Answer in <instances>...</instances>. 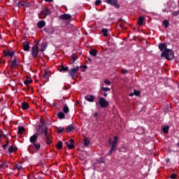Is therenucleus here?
I'll return each mask as SVG.
<instances>
[{
  "mask_svg": "<svg viewBox=\"0 0 179 179\" xmlns=\"http://www.w3.org/2000/svg\"><path fill=\"white\" fill-rule=\"evenodd\" d=\"M38 136L37 134H34L29 138V142L31 145L28 147L29 152H33V149H34L35 152H38L40 150V148L41 145L40 143H38Z\"/></svg>",
  "mask_w": 179,
  "mask_h": 179,
  "instance_id": "obj_1",
  "label": "nucleus"
},
{
  "mask_svg": "<svg viewBox=\"0 0 179 179\" xmlns=\"http://www.w3.org/2000/svg\"><path fill=\"white\" fill-rule=\"evenodd\" d=\"M108 143L111 145V148L107 156H111L115 150H117V147L118 146V136H115L113 142L111 141V139H109Z\"/></svg>",
  "mask_w": 179,
  "mask_h": 179,
  "instance_id": "obj_2",
  "label": "nucleus"
},
{
  "mask_svg": "<svg viewBox=\"0 0 179 179\" xmlns=\"http://www.w3.org/2000/svg\"><path fill=\"white\" fill-rule=\"evenodd\" d=\"M161 57H164L168 60H171L174 58V53L170 49H165V50L162 53Z\"/></svg>",
  "mask_w": 179,
  "mask_h": 179,
  "instance_id": "obj_3",
  "label": "nucleus"
},
{
  "mask_svg": "<svg viewBox=\"0 0 179 179\" xmlns=\"http://www.w3.org/2000/svg\"><path fill=\"white\" fill-rule=\"evenodd\" d=\"M48 133V129L46 127H43L42 125H38L36 128V134L38 136H40V135H45Z\"/></svg>",
  "mask_w": 179,
  "mask_h": 179,
  "instance_id": "obj_4",
  "label": "nucleus"
},
{
  "mask_svg": "<svg viewBox=\"0 0 179 179\" xmlns=\"http://www.w3.org/2000/svg\"><path fill=\"white\" fill-rule=\"evenodd\" d=\"M48 15H51V10L48 8H42L41 11L38 14L39 19H45Z\"/></svg>",
  "mask_w": 179,
  "mask_h": 179,
  "instance_id": "obj_5",
  "label": "nucleus"
},
{
  "mask_svg": "<svg viewBox=\"0 0 179 179\" xmlns=\"http://www.w3.org/2000/svg\"><path fill=\"white\" fill-rule=\"evenodd\" d=\"M99 104L101 107V108H107L110 106V103L108 101L106 100L103 97H100L99 102L96 103V105L97 106Z\"/></svg>",
  "mask_w": 179,
  "mask_h": 179,
  "instance_id": "obj_6",
  "label": "nucleus"
},
{
  "mask_svg": "<svg viewBox=\"0 0 179 179\" xmlns=\"http://www.w3.org/2000/svg\"><path fill=\"white\" fill-rule=\"evenodd\" d=\"M78 71H79V66H76L71 69H69L68 73L69 76H71V78L73 79L75 76H76V75L78 74Z\"/></svg>",
  "mask_w": 179,
  "mask_h": 179,
  "instance_id": "obj_7",
  "label": "nucleus"
},
{
  "mask_svg": "<svg viewBox=\"0 0 179 179\" xmlns=\"http://www.w3.org/2000/svg\"><path fill=\"white\" fill-rule=\"evenodd\" d=\"M40 52V50L38 49V46L37 45H34L31 48V55L32 58H36V57H38V52Z\"/></svg>",
  "mask_w": 179,
  "mask_h": 179,
  "instance_id": "obj_8",
  "label": "nucleus"
},
{
  "mask_svg": "<svg viewBox=\"0 0 179 179\" xmlns=\"http://www.w3.org/2000/svg\"><path fill=\"white\" fill-rule=\"evenodd\" d=\"M105 2L108 3V5H112L116 9H120V4H118V0H106Z\"/></svg>",
  "mask_w": 179,
  "mask_h": 179,
  "instance_id": "obj_9",
  "label": "nucleus"
},
{
  "mask_svg": "<svg viewBox=\"0 0 179 179\" xmlns=\"http://www.w3.org/2000/svg\"><path fill=\"white\" fill-rule=\"evenodd\" d=\"M15 56V51H10L9 50H3V57H12Z\"/></svg>",
  "mask_w": 179,
  "mask_h": 179,
  "instance_id": "obj_10",
  "label": "nucleus"
},
{
  "mask_svg": "<svg viewBox=\"0 0 179 179\" xmlns=\"http://www.w3.org/2000/svg\"><path fill=\"white\" fill-rule=\"evenodd\" d=\"M45 141L46 142V145H51L52 142V136L51 134H48V133L45 134Z\"/></svg>",
  "mask_w": 179,
  "mask_h": 179,
  "instance_id": "obj_11",
  "label": "nucleus"
},
{
  "mask_svg": "<svg viewBox=\"0 0 179 179\" xmlns=\"http://www.w3.org/2000/svg\"><path fill=\"white\" fill-rule=\"evenodd\" d=\"M50 72L48 70H45L43 74V79H45V83H47L50 80Z\"/></svg>",
  "mask_w": 179,
  "mask_h": 179,
  "instance_id": "obj_12",
  "label": "nucleus"
},
{
  "mask_svg": "<svg viewBox=\"0 0 179 179\" xmlns=\"http://www.w3.org/2000/svg\"><path fill=\"white\" fill-rule=\"evenodd\" d=\"M59 19H62V20H69L72 19V16L69 14H63L59 16Z\"/></svg>",
  "mask_w": 179,
  "mask_h": 179,
  "instance_id": "obj_13",
  "label": "nucleus"
},
{
  "mask_svg": "<svg viewBox=\"0 0 179 179\" xmlns=\"http://www.w3.org/2000/svg\"><path fill=\"white\" fill-rule=\"evenodd\" d=\"M73 129H75V124H70L66 127V132H67V134H69V132H72Z\"/></svg>",
  "mask_w": 179,
  "mask_h": 179,
  "instance_id": "obj_14",
  "label": "nucleus"
},
{
  "mask_svg": "<svg viewBox=\"0 0 179 179\" xmlns=\"http://www.w3.org/2000/svg\"><path fill=\"white\" fill-rule=\"evenodd\" d=\"M85 99L90 103H93V101H94V96L93 95H87L85 96Z\"/></svg>",
  "mask_w": 179,
  "mask_h": 179,
  "instance_id": "obj_15",
  "label": "nucleus"
},
{
  "mask_svg": "<svg viewBox=\"0 0 179 179\" xmlns=\"http://www.w3.org/2000/svg\"><path fill=\"white\" fill-rule=\"evenodd\" d=\"M47 50V43H42L41 44V48L39 49V51L41 52H44Z\"/></svg>",
  "mask_w": 179,
  "mask_h": 179,
  "instance_id": "obj_16",
  "label": "nucleus"
},
{
  "mask_svg": "<svg viewBox=\"0 0 179 179\" xmlns=\"http://www.w3.org/2000/svg\"><path fill=\"white\" fill-rule=\"evenodd\" d=\"M144 23H145V17L143 16L140 17L137 22V24H138V26H143Z\"/></svg>",
  "mask_w": 179,
  "mask_h": 179,
  "instance_id": "obj_17",
  "label": "nucleus"
},
{
  "mask_svg": "<svg viewBox=\"0 0 179 179\" xmlns=\"http://www.w3.org/2000/svg\"><path fill=\"white\" fill-rule=\"evenodd\" d=\"M23 48L24 51H29L30 50V43L29 42H24Z\"/></svg>",
  "mask_w": 179,
  "mask_h": 179,
  "instance_id": "obj_18",
  "label": "nucleus"
},
{
  "mask_svg": "<svg viewBox=\"0 0 179 179\" xmlns=\"http://www.w3.org/2000/svg\"><path fill=\"white\" fill-rule=\"evenodd\" d=\"M118 24H119L120 27H121V29H125V21H124V20H122V18L119 19Z\"/></svg>",
  "mask_w": 179,
  "mask_h": 179,
  "instance_id": "obj_19",
  "label": "nucleus"
},
{
  "mask_svg": "<svg viewBox=\"0 0 179 179\" xmlns=\"http://www.w3.org/2000/svg\"><path fill=\"white\" fill-rule=\"evenodd\" d=\"M37 26L38 29H43V27H45V21L44 20H41L38 22Z\"/></svg>",
  "mask_w": 179,
  "mask_h": 179,
  "instance_id": "obj_20",
  "label": "nucleus"
},
{
  "mask_svg": "<svg viewBox=\"0 0 179 179\" xmlns=\"http://www.w3.org/2000/svg\"><path fill=\"white\" fill-rule=\"evenodd\" d=\"M17 65H19V64H17V60L16 58L11 61V68H16Z\"/></svg>",
  "mask_w": 179,
  "mask_h": 179,
  "instance_id": "obj_21",
  "label": "nucleus"
},
{
  "mask_svg": "<svg viewBox=\"0 0 179 179\" xmlns=\"http://www.w3.org/2000/svg\"><path fill=\"white\" fill-rule=\"evenodd\" d=\"M60 72H69V68L68 66H64L62 65L61 69H59Z\"/></svg>",
  "mask_w": 179,
  "mask_h": 179,
  "instance_id": "obj_22",
  "label": "nucleus"
},
{
  "mask_svg": "<svg viewBox=\"0 0 179 179\" xmlns=\"http://www.w3.org/2000/svg\"><path fill=\"white\" fill-rule=\"evenodd\" d=\"M63 113H64V114H68V113H69V108L66 103L64 104Z\"/></svg>",
  "mask_w": 179,
  "mask_h": 179,
  "instance_id": "obj_23",
  "label": "nucleus"
},
{
  "mask_svg": "<svg viewBox=\"0 0 179 179\" xmlns=\"http://www.w3.org/2000/svg\"><path fill=\"white\" fill-rule=\"evenodd\" d=\"M29 107V105L27 102L22 103L21 108H22V110H27Z\"/></svg>",
  "mask_w": 179,
  "mask_h": 179,
  "instance_id": "obj_24",
  "label": "nucleus"
},
{
  "mask_svg": "<svg viewBox=\"0 0 179 179\" xmlns=\"http://www.w3.org/2000/svg\"><path fill=\"white\" fill-rule=\"evenodd\" d=\"M98 51L94 49H91L90 51V55H92V57H96L97 55Z\"/></svg>",
  "mask_w": 179,
  "mask_h": 179,
  "instance_id": "obj_25",
  "label": "nucleus"
},
{
  "mask_svg": "<svg viewBox=\"0 0 179 179\" xmlns=\"http://www.w3.org/2000/svg\"><path fill=\"white\" fill-rule=\"evenodd\" d=\"M22 169H23V166L20 163L14 165V170H22Z\"/></svg>",
  "mask_w": 179,
  "mask_h": 179,
  "instance_id": "obj_26",
  "label": "nucleus"
},
{
  "mask_svg": "<svg viewBox=\"0 0 179 179\" xmlns=\"http://www.w3.org/2000/svg\"><path fill=\"white\" fill-rule=\"evenodd\" d=\"M101 33L103 34V37H107V36H108V29L103 28Z\"/></svg>",
  "mask_w": 179,
  "mask_h": 179,
  "instance_id": "obj_27",
  "label": "nucleus"
},
{
  "mask_svg": "<svg viewBox=\"0 0 179 179\" xmlns=\"http://www.w3.org/2000/svg\"><path fill=\"white\" fill-rule=\"evenodd\" d=\"M26 129H24V127H21L18 128L17 134L20 135H23V132H24Z\"/></svg>",
  "mask_w": 179,
  "mask_h": 179,
  "instance_id": "obj_28",
  "label": "nucleus"
},
{
  "mask_svg": "<svg viewBox=\"0 0 179 179\" xmlns=\"http://www.w3.org/2000/svg\"><path fill=\"white\" fill-rule=\"evenodd\" d=\"M159 48L161 51H163L164 50H166L167 48V45L166 43H161L159 45Z\"/></svg>",
  "mask_w": 179,
  "mask_h": 179,
  "instance_id": "obj_29",
  "label": "nucleus"
},
{
  "mask_svg": "<svg viewBox=\"0 0 179 179\" xmlns=\"http://www.w3.org/2000/svg\"><path fill=\"white\" fill-rule=\"evenodd\" d=\"M57 116L59 120L65 119V114H64V112H59Z\"/></svg>",
  "mask_w": 179,
  "mask_h": 179,
  "instance_id": "obj_30",
  "label": "nucleus"
},
{
  "mask_svg": "<svg viewBox=\"0 0 179 179\" xmlns=\"http://www.w3.org/2000/svg\"><path fill=\"white\" fill-rule=\"evenodd\" d=\"M32 83L33 80L31 78H27V80L24 81V85H26L27 86L28 85H30V83Z\"/></svg>",
  "mask_w": 179,
  "mask_h": 179,
  "instance_id": "obj_31",
  "label": "nucleus"
},
{
  "mask_svg": "<svg viewBox=\"0 0 179 179\" xmlns=\"http://www.w3.org/2000/svg\"><path fill=\"white\" fill-rule=\"evenodd\" d=\"M89 145H90V138H85L84 140V145L89 146Z\"/></svg>",
  "mask_w": 179,
  "mask_h": 179,
  "instance_id": "obj_32",
  "label": "nucleus"
},
{
  "mask_svg": "<svg viewBox=\"0 0 179 179\" xmlns=\"http://www.w3.org/2000/svg\"><path fill=\"white\" fill-rule=\"evenodd\" d=\"M56 132L57 134H62L64 132V127H57Z\"/></svg>",
  "mask_w": 179,
  "mask_h": 179,
  "instance_id": "obj_33",
  "label": "nucleus"
},
{
  "mask_svg": "<svg viewBox=\"0 0 179 179\" xmlns=\"http://www.w3.org/2000/svg\"><path fill=\"white\" fill-rule=\"evenodd\" d=\"M170 129V127L165 126L162 128V131L164 134H169V129Z\"/></svg>",
  "mask_w": 179,
  "mask_h": 179,
  "instance_id": "obj_34",
  "label": "nucleus"
},
{
  "mask_svg": "<svg viewBox=\"0 0 179 179\" xmlns=\"http://www.w3.org/2000/svg\"><path fill=\"white\" fill-rule=\"evenodd\" d=\"M16 150H17V148H13V146H10L8 148V152L9 153H13V152H16Z\"/></svg>",
  "mask_w": 179,
  "mask_h": 179,
  "instance_id": "obj_35",
  "label": "nucleus"
},
{
  "mask_svg": "<svg viewBox=\"0 0 179 179\" xmlns=\"http://www.w3.org/2000/svg\"><path fill=\"white\" fill-rule=\"evenodd\" d=\"M56 148H57L59 150H61V149H62V141H59L56 145Z\"/></svg>",
  "mask_w": 179,
  "mask_h": 179,
  "instance_id": "obj_36",
  "label": "nucleus"
},
{
  "mask_svg": "<svg viewBox=\"0 0 179 179\" xmlns=\"http://www.w3.org/2000/svg\"><path fill=\"white\" fill-rule=\"evenodd\" d=\"M8 165L7 162H3L2 164L0 165V169H8Z\"/></svg>",
  "mask_w": 179,
  "mask_h": 179,
  "instance_id": "obj_37",
  "label": "nucleus"
},
{
  "mask_svg": "<svg viewBox=\"0 0 179 179\" xmlns=\"http://www.w3.org/2000/svg\"><path fill=\"white\" fill-rule=\"evenodd\" d=\"M65 144L66 145L67 148H69V149H73L75 148V145L74 144H69L68 143H65Z\"/></svg>",
  "mask_w": 179,
  "mask_h": 179,
  "instance_id": "obj_38",
  "label": "nucleus"
},
{
  "mask_svg": "<svg viewBox=\"0 0 179 179\" xmlns=\"http://www.w3.org/2000/svg\"><path fill=\"white\" fill-rule=\"evenodd\" d=\"M104 83L105 85H107V86H111V81H110L108 79H105Z\"/></svg>",
  "mask_w": 179,
  "mask_h": 179,
  "instance_id": "obj_39",
  "label": "nucleus"
},
{
  "mask_svg": "<svg viewBox=\"0 0 179 179\" xmlns=\"http://www.w3.org/2000/svg\"><path fill=\"white\" fill-rule=\"evenodd\" d=\"M73 62H75L78 59V56L76 54L72 55L71 56Z\"/></svg>",
  "mask_w": 179,
  "mask_h": 179,
  "instance_id": "obj_40",
  "label": "nucleus"
},
{
  "mask_svg": "<svg viewBox=\"0 0 179 179\" xmlns=\"http://www.w3.org/2000/svg\"><path fill=\"white\" fill-rule=\"evenodd\" d=\"M101 90H102V92H110V89L108 88V87H101Z\"/></svg>",
  "mask_w": 179,
  "mask_h": 179,
  "instance_id": "obj_41",
  "label": "nucleus"
},
{
  "mask_svg": "<svg viewBox=\"0 0 179 179\" xmlns=\"http://www.w3.org/2000/svg\"><path fill=\"white\" fill-rule=\"evenodd\" d=\"M97 162L99 163V164H101V163H105V160L103 157H100L99 158V159L97 160Z\"/></svg>",
  "mask_w": 179,
  "mask_h": 179,
  "instance_id": "obj_42",
  "label": "nucleus"
},
{
  "mask_svg": "<svg viewBox=\"0 0 179 179\" xmlns=\"http://www.w3.org/2000/svg\"><path fill=\"white\" fill-rule=\"evenodd\" d=\"M163 24L165 26V27H169V20H164Z\"/></svg>",
  "mask_w": 179,
  "mask_h": 179,
  "instance_id": "obj_43",
  "label": "nucleus"
},
{
  "mask_svg": "<svg viewBox=\"0 0 179 179\" xmlns=\"http://www.w3.org/2000/svg\"><path fill=\"white\" fill-rule=\"evenodd\" d=\"M18 4L20 5V6H24L26 5V1H20Z\"/></svg>",
  "mask_w": 179,
  "mask_h": 179,
  "instance_id": "obj_44",
  "label": "nucleus"
},
{
  "mask_svg": "<svg viewBox=\"0 0 179 179\" xmlns=\"http://www.w3.org/2000/svg\"><path fill=\"white\" fill-rule=\"evenodd\" d=\"M121 72H122V75H127V73H128V70L123 69H122Z\"/></svg>",
  "mask_w": 179,
  "mask_h": 179,
  "instance_id": "obj_45",
  "label": "nucleus"
},
{
  "mask_svg": "<svg viewBox=\"0 0 179 179\" xmlns=\"http://www.w3.org/2000/svg\"><path fill=\"white\" fill-rule=\"evenodd\" d=\"M100 3H101V0H96L95 5L96 6H99V5H100Z\"/></svg>",
  "mask_w": 179,
  "mask_h": 179,
  "instance_id": "obj_46",
  "label": "nucleus"
},
{
  "mask_svg": "<svg viewBox=\"0 0 179 179\" xmlns=\"http://www.w3.org/2000/svg\"><path fill=\"white\" fill-rule=\"evenodd\" d=\"M40 123L42 127H44L45 125V122L43 120H40Z\"/></svg>",
  "mask_w": 179,
  "mask_h": 179,
  "instance_id": "obj_47",
  "label": "nucleus"
},
{
  "mask_svg": "<svg viewBox=\"0 0 179 179\" xmlns=\"http://www.w3.org/2000/svg\"><path fill=\"white\" fill-rule=\"evenodd\" d=\"M135 96H137V97L141 96V91H135Z\"/></svg>",
  "mask_w": 179,
  "mask_h": 179,
  "instance_id": "obj_48",
  "label": "nucleus"
},
{
  "mask_svg": "<svg viewBox=\"0 0 179 179\" xmlns=\"http://www.w3.org/2000/svg\"><path fill=\"white\" fill-rule=\"evenodd\" d=\"M38 44H40V41L36 40V41H35V45H36V47H38Z\"/></svg>",
  "mask_w": 179,
  "mask_h": 179,
  "instance_id": "obj_49",
  "label": "nucleus"
},
{
  "mask_svg": "<svg viewBox=\"0 0 179 179\" xmlns=\"http://www.w3.org/2000/svg\"><path fill=\"white\" fill-rule=\"evenodd\" d=\"M179 12L178 11H175L173 13V16H178Z\"/></svg>",
  "mask_w": 179,
  "mask_h": 179,
  "instance_id": "obj_50",
  "label": "nucleus"
},
{
  "mask_svg": "<svg viewBox=\"0 0 179 179\" xmlns=\"http://www.w3.org/2000/svg\"><path fill=\"white\" fill-rule=\"evenodd\" d=\"M176 177H177V175H176V173H173L171 176V178H172V179H175V178H176Z\"/></svg>",
  "mask_w": 179,
  "mask_h": 179,
  "instance_id": "obj_51",
  "label": "nucleus"
},
{
  "mask_svg": "<svg viewBox=\"0 0 179 179\" xmlns=\"http://www.w3.org/2000/svg\"><path fill=\"white\" fill-rule=\"evenodd\" d=\"M134 95H135V90H133V92L129 94L130 97H132Z\"/></svg>",
  "mask_w": 179,
  "mask_h": 179,
  "instance_id": "obj_52",
  "label": "nucleus"
},
{
  "mask_svg": "<svg viewBox=\"0 0 179 179\" xmlns=\"http://www.w3.org/2000/svg\"><path fill=\"white\" fill-rule=\"evenodd\" d=\"M3 64V65H5L6 64L5 60L2 59V58H1V60H0V64Z\"/></svg>",
  "mask_w": 179,
  "mask_h": 179,
  "instance_id": "obj_53",
  "label": "nucleus"
},
{
  "mask_svg": "<svg viewBox=\"0 0 179 179\" xmlns=\"http://www.w3.org/2000/svg\"><path fill=\"white\" fill-rule=\"evenodd\" d=\"M99 116V113L95 112L94 114V117H97Z\"/></svg>",
  "mask_w": 179,
  "mask_h": 179,
  "instance_id": "obj_54",
  "label": "nucleus"
},
{
  "mask_svg": "<svg viewBox=\"0 0 179 179\" xmlns=\"http://www.w3.org/2000/svg\"><path fill=\"white\" fill-rule=\"evenodd\" d=\"M80 68H83V69H87V66H80Z\"/></svg>",
  "mask_w": 179,
  "mask_h": 179,
  "instance_id": "obj_55",
  "label": "nucleus"
},
{
  "mask_svg": "<svg viewBox=\"0 0 179 179\" xmlns=\"http://www.w3.org/2000/svg\"><path fill=\"white\" fill-rule=\"evenodd\" d=\"M70 142H71V144H73V145H74V143H75V141H73V139H70Z\"/></svg>",
  "mask_w": 179,
  "mask_h": 179,
  "instance_id": "obj_56",
  "label": "nucleus"
},
{
  "mask_svg": "<svg viewBox=\"0 0 179 179\" xmlns=\"http://www.w3.org/2000/svg\"><path fill=\"white\" fill-rule=\"evenodd\" d=\"M103 96L104 97H107V93L104 92V93L103 94Z\"/></svg>",
  "mask_w": 179,
  "mask_h": 179,
  "instance_id": "obj_57",
  "label": "nucleus"
},
{
  "mask_svg": "<svg viewBox=\"0 0 179 179\" xmlns=\"http://www.w3.org/2000/svg\"><path fill=\"white\" fill-rule=\"evenodd\" d=\"M7 146H8L7 145L4 144V145H3L2 148H3V149H5V148H6Z\"/></svg>",
  "mask_w": 179,
  "mask_h": 179,
  "instance_id": "obj_58",
  "label": "nucleus"
},
{
  "mask_svg": "<svg viewBox=\"0 0 179 179\" xmlns=\"http://www.w3.org/2000/svg\"><path fill=\"white\" fill-rule=\"evenodd\" d=\"M45 2H52V0H45Z\"/></svg>",
  "mask_w": 179,
  "mask_h": 179,
  "instance_id": "obj_59",
  "label": "nucleus"
},
{
  "mask_svg": "<svg viewBox=\"0 0 179 179\" xmlns=\"http://www.w3.org/2000/svg\"><path fill=\"white\" fill-rule=\"evenodd\" d=\"M87 59L90 62H92V59L90 57H88Z\"/></svg>",
  "mask_w": 179,
  "mask_h": 179,
  "instance_id": "obj_60",
  "label": "nucleus"
},
{
  "mask_svg": "<svg viewBox=\"0 0 179 179\" xmlns=\"http://www.w3.org/2000/svg\"><path fill=\"white\" fill-rule=\"evenodd\" d=\"M6 145H7V146H8V145H9V140L6 141Z\"/></svg>",
  "mask_w": 179,
  "mask_h": 179,
  "instance_id": "obj_61",
  "label": "nucleus"
},
{
  "mask_svg": "<svg viewBox=\"0 0 179 179\" xmlns=\"http://www.w3.org/2000/svg\"><path fill=\"white\" fill-rule=\"evenodd\" d=\"M169 162H170V159H166V162L169 163Z\"/></svg>",
  "mask_w": 179,
  "mask_h": 179,
  "instance_id": "obj_62",
  "label": "nucleus"
},
{
  "mask_svg": "<svg viewBox=\"0 0 179 179\" xmlns=\"http://www.w3.org/2000/svg\"><path fill=\"white\" fill-rule=\"evenodd\" d=\"M44 31H47V29H44Z\"/></svg>",
  "mask_w": 179,
  "mask_h": 179,
  "instance_id": "obj_63",
  "label": "nucleus"
}]
</instances>
